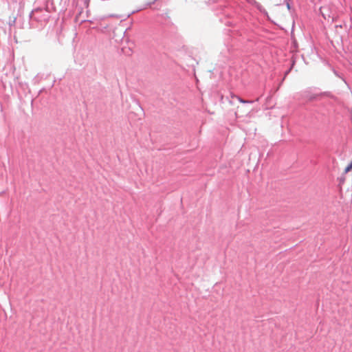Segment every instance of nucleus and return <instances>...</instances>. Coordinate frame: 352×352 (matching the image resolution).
<instances>
[{"instance_id": "f257e3e1", "label": "nucleus", "mask_w": 352, "mask_h": 352, "mask_svg": "<svg viewBox=\"0 0 352 352\" xmlns=\"http://www.w3.org/2000/svg\"><path fill=\"white\" fill-rule=\"evenodd\" d=\"M278 11H279V8L278 7H276L272 9V14L276 16V17H278Z\"/></svg>"}, {"instance_id": "f03ea898", "label": "nucleus", "mask_w": 352, "mask_h": 352, "mask_svg": "<svg viewBox=\"0 0 352 352\" xmlns=\"http://www.w3.org/2000/svg\"><path fill=\"white\" fill-rule=\"evenodd\" d=\"M352 169V162L345 168L344 173H347Z\"/></svg>"}, {"instance_id": "7ed1b4c3", "label": "nucleus", "mask_w": 352, "mask_h": 352, "mask_svg": "<svg viewBox=\"0 0 352 352\" xmlns=\"http://www.w3.org/2000/svg\"><path fill=\"white\" fill-rule=\"evenodd\" d=\"M234 97H235L236 98H237V100H238L239 102H243V103H245V102H247V101L243 100V99H241V98H239V97H236V96H234Z\"/></svg>"}]
</instances>
